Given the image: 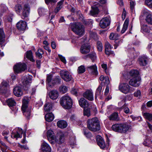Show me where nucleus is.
I'll list each match as a JSON object with an SVG mask.
<instances>
[{"label":"nucleus","mask_w":152,"mask_h":152,"mask_svg":"<svg viewBox=\"0 0 152 152\" xmlns=\"http://www.w3.org/2000/svg\"><path fill=\"white\" fill-rule=\"evenodd\" d=\"M15 9L17 14H21L24 18L28 16L30 12V7L28 4H25L23 6L18 4L15 6Z\"/></svg>","instance_id":"obj_1"},{"label":"nucleus","mask_w":152,"mask_h":152,"mask_svg":"<svg viewBox=\"0 0 152 152\" xmlns=\"http://www.w3.org/2000/svg\"><path fill=\"white\" fill-rule=\"evenodd\" d=\"M87 127L92 131L96 132L100 129V126L97 118L95 117L87 121Z\"/></svg>","instance_id":"obj_2"},{"label":"nucleus","mask_w":152,"mask_h":152,"mask_svg":"<svg viewBox=\"0 0 152 152\" xmlns=\"http://www.w3.org/2000/svg\"><path fill=\"white\" fill-rule=\"evenodd\" d=\"M70 26L72 30L77 34L82 36L84 32V26L80 23H70Z\"/></svg>","instance_id":"obj_3"},{"label":"nucleus","mask_w":152,"mask_h":152,"mask_svg":"<svg viewBox=\"0 0 152 152\" xmlns=\"http://www.w3.org/2000/svg\"><path fill=\"white\" fill-rule=\"evenodd\" d=\"M130 126L127 123L113 124L111 129L113 131L120 133H125L128 130Z\"/></svg>","instance_id":"obj_4"},{"label":"nucleus","mask_w":152,"mask_h":152,"mask_svg":"<svg viewBox=\"0 0 152 152\" xmlns=\"http://www.w3.org/2000/svg\"><path fill=\"white\" fill-rule=\"evenodd\" d=\"M60 103L63 107L65 109H70L72 104V99L67 95L64 96L61 99Z\"/></svg>","instance_id":"obj_5"},{"label":"nucleus","mask_w":152,"mask_h":152,"mask_svg":"<svg viewBox=\"0 0 152 152\" xmlns=\"http://www.w3.org/2000/svg\"><path fill=\"white\" fill-rule=\"evenodd\" d=\"M26 68V65L24 64H18L14 66V71L17 73L24 71Z\"/></svg>","instance_id":"obj_6"},{"label":"nucleus","mask_w":152,"mask_h":152,"mask_svg":"<svg viewBox=\"0 0 152 152\" xmlns=\"http://www.w3.org/2000/svg\"><path fill=\"white\" fill-rule=\"evenodd\" d=\"M90 3L91 5H93L91 6V10L90 12V14L92 15L95 16L99 12L98 8L97 6H96L97 5H98V3L94 1H92Z\"/></svg>","instance_id":"obj_7"},{"label":"nucleus","mask_w":152,"mask_h":152,"mask_svg":"<svg viewBox=\"0 0 152 152\" xmlns=\"http://www.w3.org/2000/svg\"><path fill=\"white\" fill-rule=\"evenodd\" d=\"M140 78L139 77H133L131 79L129 82V84L134 87H138L140 85Z\"/></svg>","instance_id":"obj_8"},{"label":"nucleus","mask_w":152,"mask_h":152,"mask_svg":"<svg viewBox=\"0 0 152 152\" xmlns=\"http://www.w3.org/2000/svg\"><path fill=\"white\" fill-rule=\"evenodd\" d=\"M60 74L62 78L66 81H69L72 78L71 75L67 71H61L60 72Z\"/></svg>","instance_id":"obj_9"},{"label":"nucleus","mask_w":152,"mask_h":152,"mask_svg":"<svg viewBox=\"0 0 152 152\" xmlns=\"http://www.w3.org/2000/svg\"><path fill=\"white\" fill-rule=\"evenodd\" d=\"M119 90L124 94L129 92L130 90V86L126 83H120L119 86Z\"/></svg>","instance_id":"obj_10"},{"label":"nucleus","mask_w":152,"mask_h":152,"mask_svg":"<svg viewBox=\"0 0 152 152\" xmlns=\"http://www.w3.org/2000/svg\"><path fill=\"white\" fill-rule=\"evenodd\" d=\"M9 85L6 81H3L0 86V92L3 94L9 93V90L7 89Z\"/></svg>","instance_id":"obj_11"},{"label":"nucleus","mask_w":152,"mask_h":152,"mask_svg":"<svg viewBox=\"0 0 152 152\" xmlns=\"http://www.w3.org/2000/svg\"><path fill=\"white\" fill-rule=\"evenodd\" d=\"M110 23V20L109 18H103L100 21L99 25L100 27L102 28H105Z\"/></svg>","instance_id":"obj_12"},{"label":"nucleus","mask_w":152,"mask_h":152,"mask_svg":"<svg viewBox=\"0 0 152 152\" xmlns=\"http://www.w3.org/2000/svg\"><path fill=\"white\" fill-rule=\"evenodd\" d=\"M47 137L48 140L52 144L55 143V137L53 132L51 130H49L47 132Z\"/></svg>","instance_id":"obj_13"},{"label":"nucleus","mask_w":152,"mask_h":152,"mask_svg":"<svg viewBox=\"0 0 152 152\" xmlns=\"http://www.w3.org/2000/svg\"><path fill=\"white\" fill-rule=\"evenodd\" d=\"M90 47L88 44L83 45L80 48V52L82 54H86L90 51Z\"/></svg>","instance_id":"obj_14"},{"label":"nucleus","mask_w":152,"mask_h":152,"mask_svg":"<svg viewBox=\"0 0 152 152\" xmlns=\"http://www.w3.org/2000/svg\"><path fill=\"white\" fill-rule=\"evenodd\" d=\"M31 77L29 76L24 77L22 80V83L23 87H28L29 84L31 83Z\"/></svg>","instance_id":"obj_15"},{"label":"nucleus","mask_w":152,"mask_h":152,"mask_svg":"<svg viewBox=\"0 0 152 152\" xmlns=\"http://www.w3.org/2000/svg\"><path fill=\"white\" fill-rule=\"evenodd\" d=\"M84 97L90 101L94 100L93 92L91 90H88L83 94Z\"/></svg>","instance_id":"obj_16"},{"label":"nucleus","mask_w":152,"mask_h":152,"mask_svg":"<svg viewBox=\"0 0 152 152\" xmlns=\"http://www.w3.org/2000/svg\"><path fill=\"white\" fill-rule=\"evenodd\" d=\"M96 141L98 145L102 149L105 147V144L103 138L101 136L98 135L96 137Z\"/></svg>","instance_id":"obj_17"},{"label":"nucleus","mask_w":152,"mask_h":152,"mask_svg":"<svg viewBox=\"0 0 152 152\" xmlns=\"http://www.w3.org/2000/svg\"><path fill=\"white\" fill-rule=\"evenodd\" d=\"M23 114L28 119H29L31 115V108L29 107H21Z\"/></svg>","instance_id":"obj_18"},{"label":"nucleus","mask_w":152,"mask_h":152,"mask_svg":"<svg viewBox=\"0 0 152 152\" xmlns=\"http://www.w3.org/2000/svg\"><path fill=\"white\" fill-rule=\"evenodd\" d=\"M16 26L19 30L23 31L26 28V23L24 21L21 20L17 23Z\"/></svg>","instance_id":"obj_19"},{"label":"nucleus","mask_w":152,"mask_h":152,"mask_svg":"<svg viewBox=\"0 0 152 152\" xmlns=\"http://www.w3.org/2000/svg\"><path fill=\"white\" fill-rule=\"evenodd\" d=\"M41 148L43 152H51V149L48 144L44 142L41 145Z\"/></svg>","instance_id":"obj_20"},{"label":"nucleus","mask_w":152,"mask_h":152,"mask_svg":"<svg viewBox=\"0 0 152 152\" xmlns=\"http://www.w3.org/2000/svg\"><path fill=\"white\" fill-rule=\"evenodd\" d=\"M7 102L8 106L10 107L11 110L13 111H15L14 107L16 105V103L14 99L10 98L8 99Z\"/></svg>","instance_id":"obj_21"},{"label":"nucleus","mask_w":152,"mask_h":152,"mask_svg":"<svg viewBox=\"0 0 152 152\" xmlns=\"http://www.w3.org/2000/svg\"><path fill=\"white\" fill-rule=\"evenodd\" d=\"M148 61V59L147 57L144 56L139 58V63L141 66H145L147 64Z\"/></svg>","instance_id":"obj_22"},{"label":"nucleus","mask_w":152,"mask_h":152,"mask_svg":"<svg viewBox=\"0 0 152 152\" xmlns=\"http://www.w3.org/2000/svg\"><path fill=\"white\" fill-rule=\"evenodd\" d=\"M79 103L80 106L84 108L87 107L89 105L88 102L83 98L80 99Z\"/></svg>","instance_id":"obj_23"},{"label":"nucleus","mask_w":152,"mask_h":152,"mask_svg":"<svg viewBox=\"0 0 152 152\" xmlns=\"http://www.w3.org/2000/svg\"><path fill=\"white\" fill-rule=\"evenodd\" d=\"M64 135L62 133H60V134H58L57 138H55V143L60 144L62 143L64 141Z\"/></svg>","instance_id":"obj_24"},{"label":"nucleus","mask_w":152,"mask_h":152,"mask_svg":"<svg viewBox=\"0 0 152 152\" xmlns=\"http://www.w3.org/2000/svg\"><path fill=\"white\" fill-rule=\"evenodd\" d=\"M23 133V131L22 129L20 128H18L16 133H15L14 132L12 133L11 137L12 138V136H13L14 138H21Z\"/></svg>","instance_id":"obj_25"},{"label":"nucleus","mask_w":152,"mask_h":152,"mask_svg":"<svg viewBox=\"0 0 152 152\" xmlns=\"http://www.w3.org/2000/svg\"><path fill=\"white\" fill-rule=\"evenodd\" d=\"M13 93L15 96L18 97L21 96L23 94L21 88L19 86H16L14 88Z\"/></svg>","instance_id":"obj_26"},{"label":"nucleus","mask_w":152,"mask_h":152,"mask_svg":"<svg viewBox=\"0 0 152 152\" xmlns=\"http://www.w3.org/2000/svg\"><path fill=\"white\" fill-rule=\"evenodd\" d=\"M87 69L89 72L94 75H96L98 73L97 68L95 64L88 67Z\"/></svg>","instance_id":"obj_27"},{"label":"nucleus","mask_w":152,"mask_h":152,"mask_svg":"<svg viewBox=\"0 0 152 152\" xmlns=\"http://www.w3.org/2000/svg\"><path fill=\"white\" fill-rule=\"evenodd\" d=\"M50 98L52 99H56L58 96V93L56 90H53L49 92Z\"/></svg>","instance_id":"obj_28"},{"label":"nucleus","mask_w":152,"mask_h":152,"mask_svg":"<svg viewBox=\"0 0 152 152\" xmlns=\"http://www.w3.org/2000/svg\"><path fill=\"white\" fill-rule=\"evenodd\" d=\"M30 99V97L28 96L24 97L23 99L22 107H28V104Z\"/></svg>","instance_id":"obj_29"},{"label":"nucleus","mask_w":152,"mask_h":152,"mask_svg":"<svg viewBox=\"0 0 152 152\" xmlns=\"http://www.w3.org/2000/svg\"><path fill=\"white\" fill-rule=\"evenodd\" d=\"M64 0H61L57 3L56 7L54 10V12L56 13H58L59 11L62 8Z\"/></svg>","instance_id":"obj_30"},{"label":"nucleus","mask_w":152,"mask_h":152,"mask_svg":"<svg viewBox=\"0 0 152 152\" xmlns=\"http://www.w3.org/2000/svg\"><path fill=\"white\" fill-rule=\"evenodd\" d=\"M8 147L3 141L0 140V148L2 152H8L7 151Z\"/></svg>","instance_id":"obj_31"},{"label":"nucleus","mask_w":152,"mask_h":152,"mask_svg":"<svg viewBox=\"0 0 152 152\" xmlns=\"http://www.w3.org/2000/svg\"><path fill=\"white\" fill-rule=\"evenodd\" d=\"M5 35L3 29L0 28V45L3 44L5 41Z\"/></svg>","instance_id":"obj_32"},{"label":"nucleus","mask_w":152,"mask_h":152,"mask_svg":"<svg viewBox=\"0 0 152 152\" xmlns=\"http://www.w3.org/2000/svg\"><path fill=\"white\" fill-rule=\"evenodd\" d=\"M109 118L110 120L111 121H118L119 119L118 113L116 112L110 115Z\"/></svg>","instance_id":"obj_33"},{"label":"nucleus","mask_w":152,"mask_h":152,"mask_svg":"<svg viewBox=\"0 0 152 152\" xmlns=\"http://www.w3.org/2000/svg\"><path fill=\"white\" fill-rule=\"evenodd\" d=\"M54 115L51 113H48L45 116L46 120L48 122L52 121L54 118Z\"/></svg>","instance_id":"obj_34"},{"label":"nucleus","mask_w":152,"mask_h":152,"mask_svg":"<svg viewBox=\"0 0 152 152\" xmlns=\"http://www.w3.org/2000/svg\"><path fill=\"white\" fill-rule=\"evenodd\" d=\"M57 126L60 128L62 129L64 128L67 126V123L64 121H60L57 122Z\"/></svg>","instance_id":"obj_35"},{"label":"nucleus","mask_w":152,"mask_h":152,"mask_svg":"<svg viewBox=\"0 0 152 152\" xmlns=\"http://www.w3.org/2000/svg\"><path fill=\"white\" fill-rule=\"evenodd\" d=\"M129 22V19L126 18L124 22V24L123 25L122 29L121 31V33L122 34L124 33L126 31V30L127 29L128 27Z\"/></svg>","instance_id":"obj_36"},{"label":"nucleus","mask_w":152,"mask_h":152,"mask_svg":"<svg viewBox=\"0 0 152 152\" xmlns=\"http://www.w3.org/2000/svg\"><path fill=\"white\" fill-rule=\"evenodd\" d=\"M143 116L144 118L148 120L152 123V113H145L143 114Z\"/></svg>","instance_id":"obj_37"},{"label":"nucleus","mask_w":152,"mask_h":152,"mask_svg":"<svg viewBox=\"0 0 152 152\" xmlns=\"http://www.w3.org/2000/svg\"><path fill=\"white\" fill-rule=\"evenodd\" d=\"M150 30V28L146 25L144 24L141 27V31L143 33H149Z\"/></svg>","instance_id":"obj_38"},{"label":"nucleus","mask_w":152,"mask_h":152,"mask_svg":"<svg viewBox=\"0 0 152 152\" xmlns=\"http://www.w3.org/2000/svg\"><path fill=\"white\" fill-rule=\"evenodd\" d=\"M52 108V104L51 103H47L44 105V109L46 112H48L50 111L51 110Z\"/></svg>","instance_id":"obj_39"},{"label":"nucleus","mask_w":152,"mask_h":152,"mask_svg":"<svg viewBox=\"0 0 152 152\" xmlns=\"http://www.w3.org/2000/svg\"><path fill=\"white\" fill-rule=\"evenodd\" d=\"M119 35L116 33H111L109 36V39L111 40L118 39L119 37Z\"/></svg>","instance_id":"obj_40"},{"label":"nucleus","mask_w":152,"mask_h":152,"mask_svg":"<svg viewBox=\"0 0 152 152\" xmlns=\"http://www.w3.org/2000/svg\"><path fill=\"white\" fill-rule=\"evenodd\" d=\"M26 56L28 59L32 62H34L35 61L34 60L33 58L32 52L31 51H27L26 52Z\"/></svg>","instance_id":"obj_41"},{"label":"nucleus","mask_w":152,"mask_h":152,"mask_svg":"<svg viewBox=\"0 0 152 152\" xmlns=\"http://www.w3.org/2000/svg\"><path fill=\"white\" fill-rule=\"evenodd\" d=\"M129 74L130 75L133 77H139L138 76L139 72L136 70H131L129 72Z\"/></svg>","instance_id":"obj_42"},{"label":"nucleus","mask_w":152,"mask_h":152,"mask_svg":"<svg viewBox=\"0 0 152 152\" xmlns=\"http://www.w3.org/2000/svg\"><path fill=\"white\" fill-rule=\"evenodd\" d=\"M44 54L43 51L42 49H38L36 53V56L39 58H41L42 57V55Z\"/></svg>","instance_id":"obj_43"},{"label":"nucleus","mask_w":152,"mask_h":152,"mask_svg":"<svg viewBox=\"0 0 152 152\" xmlns=\"http://www.w3.org/2000/svg\"><path fill=\"white\" fill-rule=\"evenodd\" d=\"M115 44L114 45V48L116 49L118 46L123 42L122 39H117L115 41Z\"/></svg>","instance_id":"obj_44"},{"label":"nucleus","mask_w":152,"mask_h":152,"mask_svg":"<svg viewBox=\"0 0 152 152\" xmlns=\"http://www.w3.org/2000/svg\"><path fill=\"white\" fill-rule=\"evenodd\" d=\"M38 11L39 15L40 16L44 15L46 12V10L42 7H40L38 9Z\"/></svg>","instance_id":"obj_45"},{"label":"nucleus","mask_w":152,"mask_h":152,"mask_svg":"<svg viewBox=\"0 0 152 152\" xmlns=\"http://www.w3.org/2000/svg\"><path fill=\"white\" fill-rule=\"evenodd\" d=\"M61 79L59 76H57L52 80V83L53 85L58 83L60 82Z\"/></svg>","instance_id":"obj_46"},{"label":"nucleus","mask_w":152,"mask_h":152,"mask_svg":"<svg viewBox=\"0 0 152 152\" xmlns=\"http://www.w3.org/2000/svg\"><path fill=\"white\" fill-rule=\"evenodd\" d=\"M85 71V68L84 66L81 65L78 67L77 72L78 73H83Z\"/></svg>","instance_id":"obj_47"},{"label":"nucleus","mask_w":152,"mask_h":152,"mask_svg":"<svg viewBox=\"0 0 152 152\" xmlns=\"http://www.w3.org/2000/svg\"><path fill=\"white\" fill-rule=\"evenodd\" d=\"M97 48L98 50L101 52L103 49V45L102 43L100 41H98L97 43Z\"/></svg>","instance_id":"obj_48"},{"label":"nucleus","mask_w":152,"mask_h":152,"mask_svg":"<svg viewBox=\"0 0 152 152\" xmlns=\"http://www.w3.org/2000/svg\"><path fill=\"white\" fill-rule=\"evenodd\" d=\"M145 20L148 23L152 24V15H148L146 18Z\"/></svg>","instance_id":"obj_49"},{"label":"nucleus","mask_w":152,"mask_h":152,"mask_svg":"<svg viewBox=\"0 0 152 152\" xmlns=\"http://www.w3.org/2000/svg\"><path fill=\"white\" fill-rule=\"evenodd\" d=\"M83 115L85 116H86L88 117H89L91 115L90 109L84 108L83 110Z\"/></svg>","instance_id":"obj_50"},{"label":"nucleus","mask_w":152,"mask_h":152,"mask_svg":"<svg viewBox=\"0 0 152 152\" xmlns=\"http://www.w3.org/2000/svg\"><path fill=\"white\" fill-rule=\"evenodd\" d=\"M59 90L61 92L64 94L67 92V88L65 86H61L59 88Z\"/></svg>","instance_id":"obj_51"},{"label":"nucleus","mask_w":152,"mask_h":152,"mask_svg":"<svg viewBox=\"0 0 152 152\" xmlns=\"http://www.w3.org/2000/svg\"><path fill=\"white\" fill-rule=\"evenodd\" d=\"M45 3L48 5L50 4L52 5H54L57 2V0H45Z\"/></svg>","instance_id":"obj_52"},{"label":"nucleus","mask_w":152,"mask_h":152,"mask_svg":"<svg viewBox=\"0 0 152 152\" xmlns=\"http://www.w3.org/2000/svg\"><path fill=\"white\" fill-rule=\"evenodd\" d=\"M87 57H89L91 59L92 61L94 62L96 59V54L95 53H93L89 54L86 56Z\"/></svg>","instance_id":"obj_53"},{"label":"nucleus","mask_w":152,"mask_h":152,"mask_svg":"<svg viewBox=\"0 0 152 152\" xmlns=\"http://www.w3.org/2000/svg\"><path fill=\"white\" fill-rule=\"evenodd\" d=\"M123 109L124 110V112L126 114L128 113L129 112V108L126 105H124L122 107Z\"/></svg>","instance_id":"obj_54"},{"label":"nucleus","mask_w":152,"mask_h":152,"mask_svg":"<svg viewBox=\"0 0 152 152\" xmlns=\"http://www.w3.org/2000/svg\"><path fill=\"white\" fill-rule=\"evenodd\" d=\"M145 3L149 7L152 8V0H146Z\"/></svg>","instance_id":"obj_55"},{"label":"nucleus","mask_w":152,"mask_h":152,"mask_svg":"<svg viewBox=\"0 0 152 152\" xmlns=\"http://www.w3.org/2000/svg\"><path fill=\"white\" fill-rule=\"evenodd\" d=\"M134 96L135 97H140L141 95V92L140 90H138L137 91H135L134 93Z\"/></svg>","instance_id":"obj_56"},{"label":"nucleus","mask_w":152,"mask_h":152,"mask_svg":"<svg viewBox=\"0 0 152 152\" xmlns=\"http://www.w3.org/2000/svg\"><path fill=\"white\" fill-rule=\"evenodd\" d=\"M71 92L72 94L77 96V93H78V91L77 89L74 88L72 89Z\"/></svg>","instance_id":"obj_57"},{"label":"nucleus","mask_w":152,"mask_h":152,"mask_svg":"<svg viewBox=\"0 0 152 152\" xmlns=\"http://www.w3.org/2000/svg\"><path fill=\"white\" fill-rule=\"evenodd\" d=\"M0 9L1 12H4L7 10V7L5 5H2L0 7Z\"/></svg>","instance_id":"obj_58"},{"label":"nucleus","mask_w":152,"mask_h":152,"mask_svg":"<svg viewBox=\"0 0 152 152\" xmlns=\"http://www.w3.org/2000/svg\"><path fill=\"white\" fill-rule=\"evenodd\" d=\"M84 134L88 138H91L92 137V134L91 132H87L86 131H85L84 132Z\"/></svg>","instance_id":"obj_59"},{"label":"nucleus","mask_w":152,"mask_h":152,"mask_svg":"<svg viewBox=\"0 0 152 152\" xmlns=\"http://www.w3.org/2000/svg\"><path fill=\"white\" fill-rule=\"evenodd\" d=\"M113 48L111 47L110 44L108 42H106L105 43V48L107 49H111Z\"/></svg>","instance_id":"obj_60"},{"label":"nucleus","mask_w":152,"mask_h":152,"mask_svg":"<svg viewBox=\"0 0 152 152\" xmlns=\"http://www.w3.org/2000/svg\"><path fill=\"white\" fill-rule=\"evenodd\" d=\"M52 76L51 75H48L47 76L46 82L48 83L51 81Z\"/></svg>","instance_id":"obj_61"},{"label":"nucleus","mask_w":152,"mask_h":152,"mask_svg":"<svg viewBox=\"0 0 152 152\" xmlns=\"http://www.w3.org/2000/svg\"><path fill=\"white\" fill-rule=\"evenodd\" d=\"M135 2L133 1H130V6L131 10H133L135 5Z\"/></svg>","instance_id":"obj_62"},{"label":"nucleus","mask_w":152,"mask_h":152,"mask_svg":"<svg viewBox=\"0 0 152 152\" xmlns=\"http://www.w3.org/2000/svg\"><path fill=\"white\" fill-rule=\"evenodd\" d=\"M105 49V53L106 54L108 55H110L111 53L112 52L111 50V49Z\"/></svg>","instance_id":"obj_63"},{"label":"nucleus","mask_w":152,"mask_h":152,"mask_svg":"<svg viewBox=\"0 0 152 152\" xmlns=\"http://www.w3.org/2000/svg\"><path fill=\"white\" fill-rule=\"evenodd\" d=\"M104 83L105 84H108L110 83V81L108 77L107 76L105 77L104 80Z\"/></svg>","instance_id":"obj_64"}]
</instances>
